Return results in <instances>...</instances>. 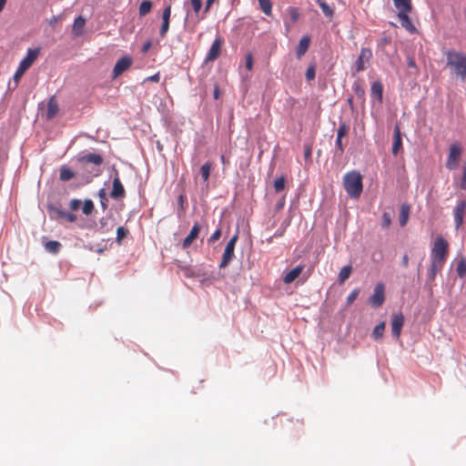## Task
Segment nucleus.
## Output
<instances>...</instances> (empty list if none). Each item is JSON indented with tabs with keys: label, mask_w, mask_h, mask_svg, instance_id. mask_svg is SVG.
<instances>
[{
	"label": "nucleus",
	"mask_w": 466,
	"mask_h": 466,
	"mask_svg": "<svg viewBox=\"0 0 466 466\" xmlns=\"http://www.w3.org/2000/svg\"><path fill=\"white\" fill-rule=\"evenodd\" d=\"M446 56V66L451 73L466 84V54L455 49L443 51Z\"/></svg>",
	"instance_id": "f257e3e1"
},
{
	"label": "nucleus",
	"mask_w": 466,
	"mask_h": 466,
	"mask_svg": "<svg viewBox=\"0 0 466 466\" xmlns=\"http://www.w3.org/2000/svg\"><path fill=\"white\" fill-rule=\"evenodd\" d=\"M343 186L350 198H358L363 189L361 175L358 171L346 173L343 177Z\"/></svg>",
	"instance_id": "f03ea898"
},
{
	"label": "nucleus",
	"mask_w": 466,
	"mask_h": 466,
	"mask_svg": "<svg viewBox=\"0 0 466 466\" xmlns=\"http://www.w3.org/2000/svg\"><path fill=\"white\" fill-rule=\"evenodd\" d=\"M448 251V242L442 237H437L431 248V260L444 264Z\"/></svg>",
	"instance_id": "7ed1b4c3"
},
{
	"label": "nucleus",
	"mask_w": 466,
	"mask_h": 466,
	"mask_svg": "<svg viewBox=\"0 0 466 466\" xmlns=\"http://www.w3.org/2000/svg\"><path fill=\"white\" fill-rule=\"evenodd\" d=\"M238 233H236L227 243L226 248L223 252V255H222L221 261L219 263L220 268H226L229 264V262L233 259V258L235 256L234 249H235V246L238 241Z\"/></svg>",
	"instance_id": "20e7f679"
},
{
	"label": "nucleus",
	"mask_w": 466,
	"mask_h": 466,
	"mask_svg": "<svg viewBox=\"0 0 466 466\" xmlns=\"http://www.w3.org/2000/svg\"><path fill=\"white\" fill-rule=\"evenodd\" d=\"M461 157V147L458 144H452L450 147V152L446 162V167L450 170L456 169L459 167Z\"/></svg>",
	"instance_id": "39448f33"
},
{
	"label": "nucleus",
	"mask_w": 466,
	"mask_h": 466,
	"mask_svg": "<svg viewBox=\"0 0 466 466\" xmlns=\"http://www.w3.org/2000/svg\"><path fill=\"white\" fill-rule=\"evenodd\" d=\"M385 300V286L382 282L375 285L373 294L370 298V303L374 308L382 306Z\"/></svg>",
	"instance_id": "423d86ee"
},
{
	"label": "nucleus",
	"mask_w": 466,
	"mask_h": 466,
	"mask_svg": "<svg viewBox=\"0 0 466 466\" xmlns=\"http://www.w3.org/2000/svg\"><path fill=\"white\" fill-rule=\"evenodd\" d=\"M371 49L368 47H362L360 49V56L354 66L355 73H360L363 71L366 68L365 64L368 63L371 59Z\"/></svg>",
	"instance_id": "0eeeda50"
},
{
	"label": "nucleus",
	"mask_w": 466,
	"mask_h": 466,
	"mask_svg": "<svg viewBox=\"0 0 466 466\" xmlns=\"http://www.w3.org/2000/svg\"><path fill=\"white\" fill-rule=\"evenodd\" d=\"M223 45V39L220 36H218L214 42L212 43L208 55L205 59V63L215 61L221 53V48Z\"/></svg>",
	"instance_id": "6e6552de"
},
{
	"label": "nucleus",
	"mask_w": 466,
	"mask_h": 466,
	"mask_svg": "<svg viewBox=\"0 0 466 466\" xmlns=\"http://www.w3.org/2000/svg\"><path fill=\"white\" fill-rule=\"evenodd\" d=\"M132 58L128 56H122L116 63L113 69V78L118 77L122 73L127 71L132 66Z\"/></svg>",
	"instance_id": "1a4fd4ad"
},
{
	"label": "nucleus",
	"mask_w": 466,
	"mask_h": 466,
	"mask_svg": "<svg viewBox=\"0 0 466 466\" xmlns=\"http://www.w3.org/2000/svg\"><path fill=\"white\" fill-rule=\"evenodd\" d=\"M126 191L121 183V180L118 176V172L116 170V175L113 179L112 190L110 192V197L114 199H120L125 198Z\"/></svg>",
	"instance_id": "9d476101"
},
{
	"label": "nucleus",
	"mask_w": 466,
	"mask_h": 466,
	"mask_svg": "<svg viewBox=\"0 0 466 466\" xmlns=\"http://www.w3.org/2000/svg\"><path fill=\"white\" fill-rule=\"evenodd\" d=\"M404 324V316L402 313H396L391 319V332L396 339H399L401 333V329Z\"/></svg>",
	"instance_id": "9b49d317"
},
{
	"label": "nucleus",
	"mask_w": 466,
	"mask_h": 466,
	"mask_svg": "<svg viewBox=\"0 0 466 466\" xmlns=\"http://www.w3.org/2000/svg\"><path fill=\"white\" fill-rule=\"evenodd\" d=\"M40 54L39 48L35 49H28L26 56L22 59L19 66L20 67L27 70L31 66L34 64V62L37 59L38 56Z\"/></svg>",
	"instance_id": "f8f14e48"
},
{
	"label": "nucleus",
	"mask_w": 466,
	"mask_h": 466,
	"mask_svg": "<svg viewBox=\"0 0 466 466\" xmlns=\"http://www.w3.org/2000/svg\"><path fill=\"white\" fill-rule=\"evenodd\" d=\"M466 212V200H460L454 209V221L458 229L463 223V218Z\"/></svg>",
	"instance_id": "ddd939ff"
},
{
	"label": "nucleus",
	"mask_w": 466,
	"mask_h": 466,
	"mask_svg": "<svg viewBox=\"0 0 466 466\" xmlns=\"http://www.w3.org/2000/svg\"><path fill=\"white\" fill-rule=\"evenodd\" d=\"M201 230V227L198 223H195L192 227L189 234L185 238V239L182 242V248L184 249L188 248L194 240H196L198 238L199 232Z\"/></svg>",
	"instance_id": "4468645a"
},
{
	"label": "nucleus",
	"mask_w": 466,
	"mask_h": 466,
	"mask_svg": "<svg viewBox=\"0 0 466 466\" xmlns=\"http://www.w3.org/2000/svg\"><path fill=\"white\" fill-rule=\"evenodd\" d=\"M171 15V6L167 5L162 13V25L160 27V36L165 37L169 29V20Z\"/></svg>",
	"instance_id": "2eb2a0df"
},
{
	"label": "nucleus",
	"mask_w": 466,
	"mask_h": 466,
	"mask_svg": "<svg viewBox=\"0 0 466 466\" xmlns=\"http://www.w3.org/2000/svg\"><path fill=\"white\" fill-rule=\"evenodd\" d=\"M409 13L410 12H403V11L398 12L397 16H398L402 27H404L410 33H414V32H416V27L411 23V21L409 17Z\"/></svg>",
	"instance_id": "dca6fc26"
},
{
	"label": "nucleus",
	"mask_w": 466,
	"mask_h": 466,
	"mask_svg": "<svg viewBox=\"0 0 466 466\" xmlns=\"http://www.w3.org/2000/svg\"><path fill=\"white\" fill-rule=\"evenodd\" d=\"M310 45V37L309 35H304L296 47V56L298 59H300L305 53L308 51Z\"/></svg>",
	"instance_id": "f3484780"
},
{
	"label": "nucleus",
	"mask_w": 466,
	"mask_h": 466,
	"mask_svg": "<svg viewBox=\"0 0 466 466\" xmlns=\"http://www.w3.org/2000/svg\"><path fill=\"white\" fill-rule=\"evenodd\" d=\"M304 269L303 265H299L290 271H289L283 278V281L285 284L292 283L302 273Z\"/></svg>",
	"instance_id": "a211bd4d"
},
{
	"label": "nucleus",
	"mask_w": 466,
	"mask_h": 466,
	"mask_svg": "<svg viewBox=\"0 0 466 466\" xmlns=\"http://www.w3.org/2000/svg\"><path fill=\"white\" fill-rule=\"evenodd\" d=\"M85 25H86V19L81 15L77 16L74 21V25H73V28H72L73 34L76 36L82 35Z\"/></svg>",
	"instance_id": "6ab92c4d"
},
{
	"label": "nucleus",
	"mask_w": 466,
	"mask_h": 466,
	"mask_svg": "<svg viewBox=\"0 0 466 466\" xmlns=\"http://www.w3.org/2000/svg\"><path fill=\"white\" fill-rule=\"evenodd\" d=\"M80 162L83 163H93L95 165L100 166L103 163V157L98 154H87L79 158Z\"/></svg>",
	"instance_id": "aec40b11"
},
{
	"label": "nucleus",
	"mask_w": 466,
	"mask_h": 466,
	"mask_svg": "<svg viewBox=\"0 0 466 466\" xmlns=\"http://www.w3.org/2000/svg\"><path fill=\"white\" fill-rule=\"evenodd\" d=\"M410 207L408 204H403L400 207L399 222L400 227L406 226L410 217Z\"/></svg>",
	"instance_id": "412c9836"
},
{
	"label": "nucleus",
	"mask_w": 466,
	"mask_h": 466,
	"mask_svg": "<svg viewBox=\"0 0 466 466\" xmlns=\"http://www.w3.org/2000/svg\"><path fill=\"white\" fill-rule=\"evenodd\" d=\"M398 12H410L412 9L411 0H393Z\"/></svg>",
	"instance_id": "4be33fe9"
},
{
	"label": "nucleus",
	"mask_w": 466,
	"mask_h": 466,
	"mask_svg": "<svg viewBox=\"0 0 466 466\" xmlns=\"http://www.w3.org/2000/svg\"><path fill=\"white\" fill-rule=\"evenodd\" d=\"M319 6L321 8L324 15L328 18H332L334 15V7L328 5L327 0H316Z\"/></svg>",
	"instance_id": "5701e85b"
},
{
	"label": "nucleus",
	"mask_w": 466,
	"mask_h": 466,
	"mask_svg": "<svg viewBox=\"0 0 466 466\" xmlns=\"http://www.w3.org/2000/svg\"><path fill=\"white\" fill-rule=\"evenodd\" d=\"M401 146H402V142H401L400 128L398 127H396L395 130H394V141H393V145H392L393 155H397L399 153Z\"/></svg>",
	"instance_id": "b1692460"
},
{
	"label": "nucleus",
	"mask_w": 466,
	"mask_h": 466,
	"mask_svg": "<svg viewBox=\"0 0 466 466\" xmlns=\"http://www.w3.org/2000/svg\"><path fill=\"white\" fill-rule=\"evenodd\" d=\"M371 96H375L379 102L382 101L383 86L380 81H376L371 85Z\"/></svg>",
	"instance_id": "393cba45"
},
{
	"label": "nucleus",
	"mask_w": 466,
	"mask_h": 466,
	"mask_svg": "<svg viewBox=\"0 0 466 466\" xmlns=\"http://www.w3.org/2000/svg\"><path fill=\"white\" fill-rule=\"evenodd\" d=\"M58 112V105L54 98L48 101L46 116L48 119H52Z\"/></svg>",
	"instance_id": "a878e982"
},
{
	"label": "nucleus",
	"mask_w": 466,
	"mask_h": 466,
	"mask_svg": "<svg viewBox=\"0 0 466 466\" xmlns=\"http://www.w3.org/2000/svg\"><path fill=\"white\" fill-rule=\"evenodd\" d=\"M75 173L66 166H63L60 168V180L69 181L75 177Z\"/></svg>",
	"instance_id": "bb28decb"
},
{
	"label": "nucleus",
	"mask_w": 466,
	"mask_h": 466,
	"mask_svg": "<svg viewBox=\"0 0 466 466\" xmlns=\"http://www.w3.org/2000/svg\"><path fill=\"white\" fill-rule=\"evenodd\" d=\"M352 272V267L350 265L344 266L339 273V282L341 284L347 280Z\"/></svg>",
	"instance_id": "cd10ccee"
},
{
	"label": "nucleus",
	"mask_w": 466,
	"mask_h": 466,
	"mask_svg": "<svg viewBox=\"0 0 466 466\" xmlns=\"http://www.w3.org/2000/svg\"><path fill=\"white\" fill-rule=\"evenodd\" d=\"M261 11L268 16L272 15V3L270 0H258Z\"/></svg>",
	"instance_id": "c85d7f7f"
},
{
	"label": "nucleus",
	"mask_w": 466,
	"mask_h": 466,
	"mask_svg": "<svg viewBox=\"0 0 466 466\" xmlns=\"http://www.w3.org/2000/svg\"><path fill=\"white\" fill-rule=\"evenodd\" d=\"M60 248H61V244L60 242L58 241H56V240H50V241H47L46 244H45V248L52 253V254H56L59 252L60 250Z\"/></svg>",
	"instance_id": "c756f323"
},
{
	"label": "nucleus",
	"mask_w": 466,
	"mask_h": 466,
	"mask_svg": "<svg viewBox=\"0 0 466 466\" xmlns=\"http://www.w3.org/2000/svg\"><path fill=\"white\" fill-rule=\"evenodd\" d=\"M443 265L444 264H442V263L431 260V268L429 271V278L431 279H434L436 274L442 269Z\"/></svg>",
	"instance_id": "7c9ffc66"
},
{
	"label": "nucleus",
	"mask_w": 466,
	"mask_h": 466,
	"mask_svg": "<svg viewBox=\"0 0 466 466\" xmlns=\"http://www.w3.org/2000/svg\"><path fill=\"white\" fill-rule=\"evenodd\" d=\"M152 9V2L149 0H144L141 2L139 5V15L145 16L148 13H150Z\"/></svg>",
	"instance_id": "2f4dec72"
},
{
	"label": "nucleus",
	"mask_w": 466,
	"mask_h": 466,
	"mask_svg": "<svg viewBox=\"0 0 466 466\" xmlns=\"http://www.w3.org/2000/svg\"><path fill=\"white\" fill-rule=\"evenodd\" d=\"M212 169V164L211 162H206L202 167H200V174L205 182H207L209 178L210 172Z\"/></svg>",
	"instance_id": "473e14b6"
},
{
	"label": "nucleus",
	"mask_w": 466,
	"mask_h": 466,
	"mask_svg": "<svg viewBox=\"0 0 466 466\" xmlns=\"http://www.w3.org/2000/svg\"><path fill=\"white\" fill-rule=\"evenodd\" d=\"M385 330V322H380L375 326L372 331V337L374 339L378 340L382 338Z\"/></svg>",
	"instance_id": "72a5a7b5"
},
{
	"label": "nucleus",
	"mask_w": 466,
	"mask_h": 466,
	"mask_svg": "<svg viewBox=\"0 0 466 466\" xmlns=\"http://www.w3.org/2000/svg\"><path fill=\"white\" fill-rule=\"evenodd\" d=\"M54 211L60 218H66L69 222H75L76 220V216L72 214V213H69V212H66V211H64V210H61V209H58V208H54Z\"/></svg>",
	"instance_id": "f704fd0d"
},
{
	"label": "nucleus",
	"mask_w": 466,
	"mask_h": 466,
	"mask_svg": "<svg viewBox=\"0 0 466 466\" xmlns=\"http://www.w3.org/2000/svg\"><path fill=\"white\" fill-rule=\"evenodd\" d=\"M85 215H90L94 210V203L91 199H86L82 208Z\"/></svg>",
	"instance_id": "c9c22d12"
},
{
	"label": "nucleus",
	"mask_w": 466,
	"mask_h": 466,
	"mask_svg": "<svg viewBox=\"0 0 466 466\" xmlns=\"http://www.w3.org/2000/svg\"><path fill=\"white\" fill-rule=\"evenodd\" d=\"M285 188V177L283 176L278 177L274 181V189L277 193L281 192Z\"/></svg>",
	"instance_id": "e433bc0d"
},
{
	"label": "nucleus",
	"mask_w": 466,
	"mask_h": 466,
	"mask_svg": "<svg viewBox=\"0 0 466 466\" xmlns=\"http://www.w3.org/2000/svg\"><path fill=\"white\" fill-rule=\"evenodd\" d=\"M128 234V230L124 227H118L116 229V242L120 244L124 238Z\"/></svg>",
	"instance_id": "4c0bfd02"
},
{
	"label": "nucleus",
	"mask_w": 466,
	"mask_h": 466,
	"mask_svg": "<svg viewBox=\"0 0 466 466\" xmlns=\"http://www.w3.org/2000/svg\"><path fill=\"white\" fill-rule=\"evenodd\" d=\"M456 270H457V274L461 278L466 275V260L465 259H461L459 261Z\"/></svg>",
	"instance_id": "58836bf2"
},
{
	"label": "nucleus",
	"mask_w": 466,
	"mask_h": 466,
	"mask_svg": "<svg viewBox=\"0 0 466 466\" xmlns=\"http://www.w3.org/2000/svg\"><path fill=\"white\" fill-rule=\"evenodd\" d=\"M98 196H99V198H100V203H101V206H102V208L103 210H106L107 208V203H108V199L106 198V194L105 192V189H100L99 192H98Z\"/></svg>",
	"instance_id": "ea45409f"
},
{
	"label": "nucleus",
	"mask_w": 466,
	"mask_h": 466,
	"mask_svg": "<svg viewBox=\"0 0 466 466\" xmlns=\"http://www.w3.org/2000/svg\"><path fill=\"white\" fill-rule=\"evenodd\" d=\"M348 131H349V127L345 123L339 124V127L337 130V137L342 138L343 137H345L347 135Z\"/></svg>",
	"instance_id": "a19ab883"
},
{
	"label": "nucleus",
	"mask_w": 466,
	"mask_h": 466,
	"mask_svg": "<svg viewBox=\"0 0 466 466\" xmlns=\"http://www.w3.org/2000/svg\"><path fill=\"white\" fill-rule=\"evenodd\" d=\"M391 223V218H390V213H383L382 217H381V226L382 228H388L390 227Z\"/></svg>",
	"instance_id": "79ce46f5"
},
{
	"label": "nucleus",
	"mask_w": 466,
	"mask_h": 466,
	"mask_svg": "<svg viewBox=\"0 0 466 466\" xmlns=\"http://www.w3.org/2000/svg\"><path fill=\"white\" fill-rule=\"evenodd\" d=\"M359 294H360V289H354L347 298V304L348 305L352 304L354 302V300L358 298Z\"/></svg>",
	"instance_id": "37998d69"
},
{
	"label": "nucleus",
	"mask_w": 466,
	"mask_h": 466,
	"mask_svg": "<svg viewBox=\"0 0 466 466\" xmlns=\"http://www.w3.org/2000/svg\"><path fill=\"white\" fill-rule=\"evenodd\" d=\"M315 66H309V68L306 71V79L308 81H311L315 78Z\"/></svg>",
	"instance_id": "c03bdc74"
},
{
	"label": "nucleus",
	"mask_w": 466,
	"mask_h": 466,
	"mask_svg": "<svg viewBox=\"0 0 466 466\" xmlns=\"http://www.w3.org/2000/svg\"><path fill=\"white\" fill-rule=\"evenodd\" d=\"M190 4L193 8V11L196 14H198L202 7V0H190Z\"/></svg>",
	"instance_id": "a18cd8bd"
},
{
	"label": "nucleus",
	"mask_w": 466,
	"mask_h": 466,
	"mask_svg": "<svg viewBox=\"0 0 466 466\" xmlns=\"http://www.w3.org/2000/svg\"><path fill=\"white\" fill-rule=\"evenodd\" d=\"M221 237V229L220 228H218L216 229L213 234L210 236V238H208V242L209 243H214L216 242L217 240H218Z\"/></svg>",
	"instance_id": "49530a36"
},
{
	"label": "nucleus",
	"mask_w": 466,
	"mask_h": 466,
	"mask_svg": "<svg viewBox=\"0 0 466 466\" xmlns=\"http://www.w3.org/2000/svg\"><path fill=\"white\" fill-rule=\"evenodd\" d=\"M246 68L248 71H251L253 68V56L251 53H248L246 56Z\"/></svg>",
	"instance_id": "de8ad7c7"
},
{
	"label": "nucleus",
	"mask_w": 466,
	"mask_h": 466,
	"mask_svg": "<svg viewBox=\"0 0 466 466\" xmlns=\"http://www.w3.org/2000/svg\"><path fill=\"white\" fill-rule=\"evenodd\" d=\"M25 71H26L25 69L18 66L16 72L14 75V80L15 82H18L20 80V78L22 77V76L25 73Z\"/></svg>",
	"instance_id": "09e8293b"
},
{
	"label": "nucleus",
	"mask_w": 466,
	"mask_h": 466,
	"mask_svg": "<svg viewBox=\"0 0 466 466\" xmlns=\"http://www.w3.org/2000/svg\"><path fill=\"white\" fill-rule=\"evenodd\" d=\"M69 206L72 210H77L81 206V201L78 199H72Z\"/></svg>",
	"instance_id": "8fccbe9b"
},
{
	"label": "nucleus",
	"mask_w": 466,
	"mask_h": 466,
	"mask_svg": "<svg viewBox=\"0 0 466 466\" xmlns=\"http://www.w3.org/2000/svg\"><path fill=\"white\" fill-rule=\"evenodd\" d=\"M336 149L339 151V155H341L344 151V147L342 145V138H336Z\"/></svg>",
	"instance_id": "3c124183"
},
{
	"label": "nucleus",
	"mask_w": 466,
	"mask_h": 466,
	"mask_svg": "<svg viewBox=\"0 0 466 466\" xmlns=\"http://www.w3.org/2000/svg\"><path fill=\"white\" fill-rule=\"evenodd\" d=\"M289 15H290V18L293 22H296L299 17V14L298 10L295 8L289 9Z\"/></svg>",
	"instance_id": "603ef678"
},
{
	"label": "nucleus",
	"mask_w": 466,
	"mask_h": 466,
	"mask_svg": "<svg viewBox=\"0 0 466 466\" xmlns=\"http://www.w3.org/2000/svg\"><path fill=\"white\" fill-rule=\"evenodd\" d=\"M159 80H160V74L158 72L145 79V81H147V82H156V83L159 82Z\"/></svg>",
	"instance_id": "864d4df0"
},
{
	"label": "nucleus",
	"mask_w": 466,
	"mask_h": 466,
	"mask_svg": "<svg viewBox=\"0 0 466 466\" xmlns=\"http://www.w3.org/2000/svg\"><path fill=\"white\" fill-rule=\"evenodd\" d=\"M461 187L466 190V164L463 166V174L461 181Z\"/></svg>",
	"instance_id": "5fc2aeb1"
},
{
	"label": "nucleus",
	"mask_w": 466,
	"mask_h": 466,
	"mask_svg": "<svg viewBox=\"0 0 466 466\" xmlns=\"http://www.w3.org/2000/svg\"><path fill=\"white\" fill-rule=\"evenodd\" d=\"M151 46H152V43L151 41H147L143 46H142V52L143 53H147L149 51V49L151 48Z\"/></svg>",
	"instance_id": "6e6d98bb"
},
{
	"label": "nucleus",
	"mask_w": 466,
	"mask_h": 466,
	"mask_svg": "<svg viewBox=\"0 0 466 466\" xmlns=\"http://www.w3.org/2000/svg\"><path fill=\"white\" fill-rule=\"evenodd\" d=\"M401 264L404 268H407L409 265V256L405 254L401 258Z\"/></svg>",
	"instance_id": "4d7b16f0"
},
{
	"label": "nucleus",
	"mask_w": 466,
	"mask_h": 466,
	"mask_svg": "<svg viewBox=\"0 0 466 466\" xmlns=\"http://www.w3.org/2000/svg\"><path fill=\"white\" fill-rule=\"evenodd\" d=\"M408 66H409L410 67H412V68H416V67H417V66H416L415 60L413 59V57H411V56H409V57H408Z\"/></svg>",
	"instance_id": "13d9d810"
},
{
	"label": "nucleus",
	"mask_w": 466,
	"mask_h": 466,
	"mask_svg": "<svg viewBox=\"0 0 466 466\" xmlns=\"http://www.w3.org/2000/svg\"><path fill=\"white\" fill-rule=\"evenodd\" d=\"M219 96H220L219 87L218 85H216L215 88H214V98L218 99Z\"/></svg>",
	"instance_id": "bf43d9fd"
},
{
	"label": "nucleus",
	"mask_w": 466,
	"mask_h": 466,
	"mask_svg": "<svg viewBox=\"0 0 466 466\" xmlns=\"http://www.w3.org/2000/svg\"><path fill=\"white\" fill-rule=\"evenodd\" d=\"M215 0H207L206 2V6H205V12H208V10L210 9L212 4L214 3Z\"/></svg>",
	"instance_id": "052dcab7"
},
{
	"label": "nucleus",
	"mask_w": 466,
	"mask_h": 466,
	"mask_svg": "<svg viewBox=\"0 0 466 466\" xmlns=\"http://www.w3.org/2000/svg\"><path fill=\"white\" fill-rule=\"evenodd\" d=\"M7 0H0V12L4 9Z\"/></svg>",
	"instance_id": "680f3d73"
},
{
	"label": "nucleus",
	"mask_w": 466,
	"mask_h": 466,
	"mask_svg": "<svg viewBox=\"0 0 466 466\" xmlns=\"http://www.w3.org/2000/svg\"><path fill=\"white\" fill-rule=\"evenodd\" d=\"M309 156H310V149H308L305 153L306 157H308Z\"/></svg>",
	"instance_id": "e2e57ef3"
},
{
	"label": "nucleus",
	"mask_w": 466,
	"mask_h": 466,
	"mask_svg": "<svg viewBox=\"0 0 466 466\" xmlns=\"http://www.w3.org/2000/svg\"><path fill=\"white\" fill-rule=\"evenodd\" d=\"M56 17H55V16H54V17L52 18V20L50 21V24H54V23H56Z\"/></svg>",
	"instance_id": "0e129e2a"
},
{
	"label": "nucleus",
	"mask_w": 466,
	"mask_h": 466,
	"mask_svg": "<svg viewBox=\"0 0 466 466\" xmlns=\"http://www.w3.org/2000/svg\"><path fill=\"white\" fill-rule=\"evenodd\" d=\"M221 162H222L223 164H225V162H226V159H225V157H224V156H221Z\"/></svg>",
	"instance_id": "69168bd1"
},
{
	"label": "nucleus",
	"mask_w": 466,
	"mask_h": 466,
	"mask_svg": "<svg viewBox=\"0 0 466 466\" xmlns=\"http://www.w3.org/2000/svg\"><path fill=\"white\" fill-rule=\"evenodd\" d=\"M183 198H184V197H183V196H180V197H179V201H181V202H182V201H183Z\"/></svg>",
	"instance_id": "338daca9"
}]
</instances>
